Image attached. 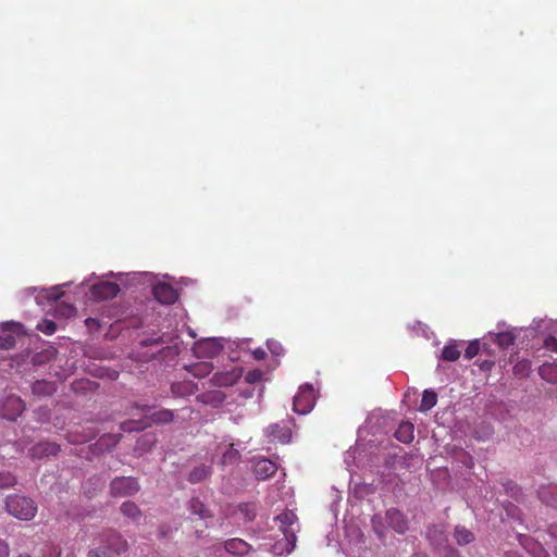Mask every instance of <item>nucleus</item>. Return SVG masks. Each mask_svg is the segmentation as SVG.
<instances>
[{"instance_id":"obj_1","label":"nucleus","mask_w":557,"mask_h":557,"mask_svg":"<svg viewBox=\"0 0 557 557\" xmlns=\"http://www.w3.org/2000/svg\"><path fill=\"white\" fill-rule=\"evenodd\" d=\"M4 508L10 516L21 521L33 520L38 510L37 504L30 497L22 494L8 495Z\"/></svg>"},{"instance_id":"obj_2","label":"nucleus","mask_w":557,"mask_h":557,"mask_svg":"<svg viewBox=\"0 0 557 557\" xmlns=\"http://www.w3.org/2000/svg\"><path fill=\"white\" fill-rule=\"evenodd\" d=\"M128 548V543L120 534H111L104 545L92 548L88 552L87 557H119Z\"/></svg>"},{"instance_id":"obj_3","label":"nucleus","mask_w":557,"mask_h":557,"mask_svg":"<svg viewBox=\"0 0 557 557\" xmlns=\"http://www.w3.org/2000/svg\"><path fill=\"white\" fill-rule=\"evenodd\" d=\"M275 520L278 522V528L283 532L286 541L292 545V548H294L297 541L296 533L299 530L298 517L294 511L285 510L280 513Z\"/></svg>"},{"instance_id":"obj_4","label":"nucleus","mask_w":557,"mask_h":557,"mask_svg":"<svg viewBox=\"0 0 557 557\" xmlns=\"http://www.w3.org/2000/svg\"><path fill=\"white\" fill-rule=\"evenodd\" d=\"M140 490L137 479L133 476H116L110 483V494L113 497H127Z\"/></svg>"},{"instance_id":"obj_5","label":"nucleus","mask_w":557,"mask_h":557,"mask_svg":"<svg viewBox=\"0 0 557 557\" xmlns=\"http://www.w3.org/2000/svg\"><path fill=\"white\" fill-rule=\"evenodd\" d=\"M143 411H144L145 416L150 419L149 423H146V424H144L141 426H138V428H127L126 424H123L122 429L124 431H133V430L145 429L147 426H150L151 424H165V423H170V422H172L174 420V411L170 410V409H160V410H157V411L152 412L151 411V407L144 406L143 407Z\"/></svg>"},{"instance_id":"obj_6","label":"nucleus","mask_w":557,"mask_h":557,"mask_svg":"<svg viewBox=\"0 0 557 557\" xmlns=\"http://www.w3.org/2000/svg\"><path fill=\"white\" fill-rule=\"evenodd\" d=\"M294 411L299 414H306L314 406V391L311 386H305L294 397Z\"/></svg>"},{"instance_id":"obj_7","label":"nucleus","mask_w":557,"mask_h":557,"mask_svg":"<svg viewBox=\"0 0 557 557\" xmlns=\"http://www.w3.org/2000/svg\"><path fill=\"white\" fill-rule=\"evenodd\" d=\"M425 536L435 549H443L448 545V535L444 524H431L426 528Z\"/></svg>"},{"instance_id":"obj_8","label":"nucleus","mask_w":557,"mask_h":557,"mask_svg":"<svg viewBox=\"0 0 557 557\" xmlns=\"http://www.w3.org/2000/svg\"><path fill=\"white\" fill-rule=\"evenodd\" d=\"M120 292V286L113 282H100L90 289L91 298L98 301L114 298Z\"/></svg>"},{"instance_id":"obj_9","label":"nucleus","mask_w":557,"mask_h":557,"mask_svg":"<svg viewBox=\"0 0 557 557\" xmlns=\"http://www.w3.org/2000/svg\"><path fill=\"white\" fill-rule=\"evenodd\" d=\"M157 301L163 305H172L178 298L177 290L169 283H158L152 288Z\"/></svg>"},{"instance_id":"obj_10","label":"nucleus","mask_w":557,"mask_h":557,"mask_svg":"<svg viewBox=\"0 0 557 557\" xmlns=\"http://www.w3.org/2000/svg\"><path fill=\"white\" fill-rule=\"evenodd\" d=\"M386 522L398 534H405L409 529L407 517L397 508L386 511Z\"/></svg>"},{"instance_id":"obj_11","label":"nucleus","mask_w":557,"mask_h":557,"mask_svg":"<svg viewBox=\"0 0 557 557\" xmlns=\"http://www.w3.org/2000/svg\"><path fill=\"white\" fill-rule=\"evenodd\" d=\"M25 405L20 397L10 396L5 400L2 409V417L10 421H15L22 414Z\"/></svg>"},{"instance_id":"obj_12","label":"nucleus","mask_w":557,"mask_h":557,"mask_svg":"<svg viewBox=\"0 0 557 557\" xmlns=\"http://www.w3.org/2000/svg\"><path fill=\"white\" fill-rule=\"evenodd\" d=\"M276 471V463L268 458L258 459L253 465V473L258 480H267L274 475Z\"/></svg>"},{"instance_id":"obj_13","label":"nucleus","mask_w":557,"mask_h":557,"mask_svg":"<svg viewBox=\"0 0 557 557\" xmlns=\"http://www.w3.org/2000/svg\"><path fill=\"white\" fill-rule=\"evenodd\" d=\"M224 549L230 555L243 557L251 550V546L246 541L234 537L224 542Z\"/></svg>"},{"instance_id":"obj_14","label":"nucleus","mask_w":557,"mask_h":557,"mask_svg":"<svg viewBox=\"0 0 557 557\" xmlns=\"http://www.w3.org/2000/svg\"><path fill=\"white\" fill-rule=\"evenodd\" d=\"M30 455L35 458H42L45 456H55L60 451V446L57 443L40 442L34 445L30 449Z\"/></svg>"},{"instance_id":"obj_15","label":"nucleus","mask_w":557,"mask_h":557,"mask_svg":"<svg viewBox=\"0 0 557 557\" xmlns=\"http://www.w3.org/2000/svg\"><path fill=\"white\" fill-rule=\"evenodd\" d=\"M188 510L191 515L198 517L200 520L212 518L213 515L209 508L198 498L193 497L188 503Z\"/></svg>"},{"instance_id":"obj_16","label":"nucleus","mask_w":557,"mask_h":557,"mask_svg":"<svg viewBox=\"0 0 557 557\" xmlns=\"http://www.w3.org/2000/svg\"><path fill=\"white\" fill-rule=\"evenodd\" d=\"M194 351L198 357L212 358L218 354L219 347L214 342L208 339L196 343Z\"/></svg>"},{"instance_id":"obj_17","label":"nucleus","mask_w":557,"mask_h":557,"mask_svg":"<svg viewBox=\"0 0 557 557\" xmlns=\"http://www.w3.org/2000/svg\"><path fill=\"white\" fill-rule=\"evenodd\" d=\"M539 498L547 506L557 508V485L542 486L539 492Z\"/></svg>"},{"instance_id":"obj_18","label":"nucleus","mask_w":557,"mask_h":557,"mask_svg":"<svg viewBox=\"0 0 557 557\" xmlns=\"http://www.w3.org/2000/svg\"><path fill=\"white\" fill-rule=\"evenodd\" d=\"M414 426L411 422H401L395 431V437L405 444H408L414 438Z\"/></svg>"},{"instance_id":"obj_19","label":"nucleus","mask_w":557,"mask_h":557,"mask_svg":"<svg viewBox=\"0 0 557 557\" xmlns=\"http://www.w3.org/2000/svg\"><path fill=\"white\" fill-rule=\"evenodd\" d=\"M212 473V468L209 465H199L195 467L188 475V481L191 484L200 483L209 478Z\"/></svg>"},{"instance_id":"obj_20","label":"nucleus","mask_w":557,"mask_h":557,"mask_svg":"<svg viewBox=\"0 0 557 557\" xmlns=\"http://www.w3.org/2000/svg\"><path fill=\"white\" fill-rule=\"evenodd\" d=\"M454 539L460 546H465L474 541V534L463 525H457L454 531Z\"/></svg>"},{"instance_id":"obj_21","label":"nucleus","mask_w":557,"mask_h":557,"mask_svg":"<svg viewBox=\"0 0 557 557\" xmlns=\"http://www.w3.org/2000/svg\"><path fill=\"white\" fill-rule=\"evenodd\" d=\"M120 510L125 517L136 522H138L143 516L141 510L134 502H124Z\"/></svg>"},{"instance_id":"obj_22","label":"nucleus","mask_w":557,"mask_h":557,"mask_svg":"<svg viewBox=\"0 0 557 557\" xmlns=\"http://www.w3.org/2000/svg\"><path fill=\"white\" fill-rule=\"evenodd\" d=\"M121 435H113V434H106L99 438V441L96 443V446L100 450H111L114 448L117 443L120 442Z\"/></svg>"},{"instance_id":"obj_23","label":"nucleus","mask_w":557,"mask_h":557,"mask_svg":"<svg viewBox=\"0 0 557 557\" xmlns=\"http://www.w3.org/2000/svg\"><path fill=\"white\" fill-rule=\"evenodd\" d=\"M437 403V395L432 389H425L422 395L420 411H428L432 409Z\"/></svg>"},{"instance_id":"obj_24","label":"nucleus","mask_w":557,"mask_h":557,"mask_svg":"<svg viewBox=\"0 0 557 557\" xmlns=\"http://www.w3.org/2000/svg\"><path fill=\"white\" fill-rule=\"evenodd\" d=\"M239 459H240V453L236 448H234L233 444H231V445H228L226 450L223 453L221 462L223 466L235 465L239 461Z\"/></svg>"},{"instance_id":"obj_25","label":"nucleus","mask_w":557,"mask_h":557,"mask_svg":"<svg viewBox=\"0 0 557 557\" xmlns=\"http://www.w3.org/2000/svg\"><path fill=\"white\" fill-rule=\"evenodd\" d=\"M238 512L245 521H252L257 516V505L253 503H243L238 506Z\"/></svg>"},{"instance_id":"obj_26","label":"nucleus","mask_w":557,"mask_h":557,"mask_svg":"<svg viewBox=\"0 0 557 557\" xmlns=\"http://www.w3.org/2000/svg\"><path fill=\"white\" fill-rule=\"evenodd\" d=\"M531 361L528 359H521L513 366V374L518 377H527L531 372Z\"/></svg>"},{"instance_id":"obj_27","label":"nucleus","mask_w":557,"mask_h":557,"mask_svg":"<svg viewBox=\"0 0 557 557\" xmlns=\"http://www.w3.org/2000/svg\"><path fill=\"white\" fill-rule=\"evenodd\" d=\"M460 357V350L456 344L446 345L442 350V358L445 361H456Z\"/></svg>"},{"instance_id":"obj_28","label":"nucleus","mask_w":557,"mask_h":557,"mask_svg":"<svg viewBox=\"0 0 557 557\" xmlns=\"http://www.w3.org/2000/svg\"><path fill=\"white\" fill-rule=\"evenodd\" d=\"M16 483L17 480L11 472H0V488L13 487Z\"/></svg>"},{"instance_id":"obj_29","label":"nucleus","mask_w":557,"mask_h":557,"mask_svg":"<svg viewBox=\"0 0 557 557\" xmlns=\"http://www.w3.org/2000/svg\"><path fill=\"white\" fill-rule=\"evenodd\" d=\"M496 342L500 347L507 348L513 344L515 336L509 332L498 333Z\"/></svg>"},{"instance_id":"obj_30","label":"nucleus","mask_w":557,"mask_h":557,"mask_svg":"<svg viewBox=\"0 0 557 557\" xmlns=\"http://www.w3.org/2000/svg\"><path fill=\"white\" fill-rule=\"evenodd\" d=\"M15 337L12 334L0 335V349H12L15 346Z\"/></svg>"},{"instance_id":"obj_31","label":"nucleus","mask_w":557,"mask_h":557,"mask_svg":"<svg viewBox=\"0 0 557 557\" xmlns=\"http://www.w3.org/2000/svg\"><path fill=\"white\" fill-rule=\"evenodd\" d=\"M193 369H194L195 375L205 376L211 372L212 366H211V363H208V362H201V363L195 364L193 367Z\"/></svg>"},{"instance_id":"obj_32","label":"nucleus","mask_w":557,"mask_h":557,"mask_svg":"<svg viewBox=\"0 0 557 557\" xmlns=\"http://www.w3.org/2000/svg\"><path fill=\"white\" fill-rule=\"evenodd\" d=\"M479 350L480 345L478 341L469 343L465 350V358L469 360L474 358L479 354Z\"/></svg>"},{"instance_id":"obj_33","label":"nucleus","mask_w":557,"mask_h":557,"mask_svg":"<svg viewBox=\"0 0 557 557\" xmlns=\"http://www.w3.org/2000/svg\"><path fill=\"white\" fill-rule=\"evenodd\" d=\"M38 330L45 334L51 335L57 331V324L51 320H45L42 324L38 325Z\"/></svg>"},{"instance_id":"obj_34","label":"nucleus","mask_w":557,"mask_h":557,"mask_svg":"<svg viewBox=\"0 0 557 557\" xmlns=\"http://www.w3.org/2000/svg\"><path fill=\"white\" fill-rule=\"evenodd\" d=\"M269 434H284L290 436V430L287 426H281L278 424H273L269 426Z\"/></svg>"},{"instance_id":"obj_35","label":"nucleus","mask_w":557,"mask_h":557,"mask_svg":"<svg viewBox=\"0 0 557 557\" xmlns=\"http://www.w3.org/2000/svg\"><path fill=\"white\" fill-rule=\"evenodd\" d=\"M557 369H540V375L548 382L556 383V379L550 376V372H556Z\"/></svg>"},{"instance_id":"obj_36","label":"nucleus","mask_w":557,"mask_h":557,"mask_svg":"<svg viewBox=\"0 0 557 557\" xmlns=\"http://www.w3.org/2000/svg\"><path fill=\"white\" fill-rule=\"evenodd\" d=\"M92 437H95L94 433L86 434L83 437H75V434H71V438L70 440L74 444H81V443L90 441Z\"/></svg>"},{"instance_id":"obj_37","label":"nucleus","mask_w":557,"mask_h":557,"mask_svg":"<svg viewBox=\"0 0 557 557\" xmlns=\"http://www.w3.org/2000/svg\"><path fill=\"white\" fill-rule=\"evenodd\" d=\"M0 557H10V546L3 540H0Z\"/></svg>"},{"instance_id":"obj_38","label":"nucleus","mask_w":557,"mask_h":557,"mask_svg":"<svg viewBox=\"0 0 557 557\" xmlns=\"http://www.w3.org/2000/svg\"><path fill=\"white\" fill-rule=\"evenodd\" d=\"M444 549V556L443 557H461V554L454 547L447 546Z\"/></svg>"},{"instance_id":"obj_39","label":"nucleus","mask_w":557,"mask_h":557,"mask_svg":"<svg viewBox=\"0 0 557 557\" xmlns=\"http://www.w3.org/2000/svg\"><path fill=\"white\" fill-rule=\"evenodd\" d=\"M252 356L256 360H264L267 357V352L262 348H257L252 351Z\"/></svg>"},{"instance_id":"obj_40","label":"nucleus","mask_w":557,"mask_h":557,"mask_svg":"<svg viewBox=\"0 0 557 557\" xmlns=\"http://www.w3.org/2000/svg\"><path fill=\"white\" fill-rule=\"evenodd\" d=\"M40 387H50L46 382H39L37 381L34 386H33V391L34 393H39V389Z\"/></svg>"},{"instance_id":"obj_41","label":"nucleus","mask_w":557,"mask_h":557,"mask_svg":"<svg viewBox=\"0 0 557 557\" xmlns=\"http://www.w3.org/2000/svg\"><path fill=\"white\" fill-rule=\"evenodd\" d=\"M549 534L557 540V522L553 523L549 529Z\"/></svg>"},{"instance_id":"obj_42","label":"nucleus","mask_w":557,"mask_h":557,"mask_svg":"<svg viewBox=\"0 0 557 557\" xmlns=\"http://www.w3.org/2000/svg\"><path fill=\"white\" fill-rule=\"evenodd\" d=\"M213 398H216L219 401H223V396H222V394L220 392L215 393L213 395Z\"/></svg>"},{"instance_id":"obj_43","label":"nucleus","mask_w":557,"mask_h":557,"mask_svg":"<svg viewBox=\"0 0 557 557\" xmlns=\"http://www.w3.org/2000/svg\"><path fill=\"white\" fill-rule=\"evenodd\" d=\"M410 557H429V556L423 553H416V554L411 555Z\"/></svg>"},{"instance_id":"obj_44","label":"nucleus","mask_w":557,"mask_h":557,"mask_svg":"<svg viewBox=\"0 0 557 557\" xmlns=\"http://www.w3.org/2000/svg\"><path fill=\"white\" fill-rule=\"evenodd\" d=\"M208 397H209V395H207V394H202V395H200L198 398H201V399H202V401H208V400H207V398H208Z\"/></svg>"},{"instance_id":"obj_45","label":"nucleus","mask_w":557,"mask_h":557,"mask_svg":"<svg viewBox=\"0 0 557 557\" xmlns=\"http://www.w3.org/2000/svg\"><path fill=\"white\" fill-rule=\"evenodd\" d=\"M256 379V375L253 373L248 374V380L252 382Z\"/></svg>"},{"instance_id":"obj_46","label":"nucleus","mask_w":557,"mask_h":557,"mask_svg":"<svg viewBox=\"0 0 557 557\" xmlns=\"http://www.w3.org/2000/svg\"><path fill=\"white\" fill-rule=\"evenodd\" d=\"M95 322H96V320H94V319H90V318L86 319V324L87 325H89L90 323H95Z\"/></svg>"},{"instance_id":"obj_47","label":"nucleus","mask_w":557,"mask_h":557,"mask_svg":"<svg viewBox=\"0 0 557 557\" xmlns=\"http://www.w3.org/2000/svg\"><path fill=\"white\" fill-rule=\"evenodd\" d=\"M552 342H553V343H554V345H555V348H554V349L557 351V339L552 338Z\"/></svg>"},{"instance_id":"obj_48","label":"nucleus","mask_w":557,"mask_h":557,"mask_svg":"<svg viewBox=\"0 0 557 557\" xmlns=\"http://www.w3.org/2000/svg\"><path fill=\"white\" fill-rule=\"evenodd\" d=\"M17 557H30V556L27 554H20Z\"/></svg>"},{"instance_id":"obj_49","label":"nucleus","mask_w":557,"mask_h":557,"mask_svg":"<svg viewBox=\"0 0 557 557\" xmlns=\"http://www.w3.org/2000/svg\"><path fill=\"white\" fill-rule=\"evenodd\" d=\"M14 327L17 330V329H21L22 325L21 324H14Z\"/></svg>"},{"instance_id":"obj_50","label":"nucleus","mask_w":557,"mask_h":557,"mask_svg":"<svg viewBox=\"0 0 557 557\" xmlns=\"http://www.w3.org/2000/svg\"><path fill=\"white\" fill-rule=\"evenodd\" d=\"M550 376H552V377H555V379H556V382H557V375H555V373L550 372Z\"/></svg>"},{"instance_id":"obj_51","label":"nucleus","mask_w":557,"mask_h":557,"mask_svg":"<svg viewBox=\"0 0 557 557\" xmlns=\"http://www.w3.org/2000/svg\"><path fill=\"white\" fill-rule=\"evenodd\" d=\"M513 490H518L517 486H512L510 491L513 493Z\"/></svg>"}]
</instances>
